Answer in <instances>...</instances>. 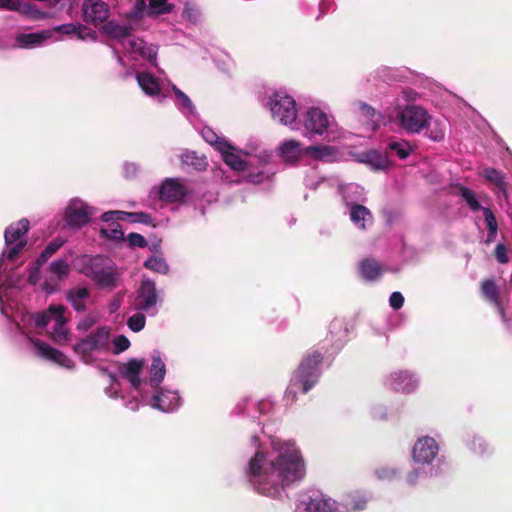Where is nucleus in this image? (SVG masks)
Here are the masks:
<instances>
[{
    "label": "nucleus",
    "instance_id": "f257e3e1",
    "mask_svg": "<svg viewBox=\"0 0 512 512\" xmlns=\"http://www.w3.org/2000/svg\"><path fill=\"white\" fill-rule=\"evenodd\" d=\"M305 476V463L295 449L280 452L268 459L263 451H257L248 462L246 477L257 493L278 499L287 487Z\"/></svg>",
    "mask_w": 512,
    "mask_h": 512
},
{
    "label": "nucleus",
    "instance_id": "f03ea898",
    "mask_svg": "<svg viewBox=\"0 0 512 512\" xmlns=\"http://www.w3.org/2000/svg\"><path fill=\"white\" fill-rule=\"evenodd\" d=\"M324 359L321 351L310 349L294 370L289 385L285 391L284 400L292 405L297 401V391L308 393L320 380V365Z\"/></svg>",
    "mask_w": 512,
    "mask_h": 512
},
{
    "label": "nucleus",
    "instance_id": "7ed1b4c3",
    "mask_svg": "<svg viewBox=\"0 0 512 512\" xmlns=\"http://www.w3.org/2000/svg\"><path fill=\"white\" fill-rule=\"evenodd\" d=\"M397 119L408 134H418L429 127L432 117L419 105H406L397 112Z\"/></svg>",
    "mask_w": 512,
    "mask_h": 512
},
{
    "label": "nucleus",
    "instance_id": "20e7f679",
    "mask_svg": "<svg viewBox=\"0 0 512 512\" xmlns=\"http://www.w3.org/2000/svg\"><path fill=\"white\" fill-rule=\"evenodd\" d=\"M270 110L274 119L284 125H291L297 119L295 100L288 95L275 93L270 99Z\"/></svg>",
    "mask_w": 512,
    "mask_h": 512
},
{
    "label": "nucleus",
    "instance_id": "39448f33",
    "mask_svg": "<svg viewBox=\"0 0 512 512\" xmlns=\"http://www.w3.org/2000/svg\"><path fill=\"white\" fill-rule=\"evenodd\" d=\"M160 301L156 283L151 279H143L135 291L133 307L136 311L150 312Z\"/></svg>",
    "mask_w": 512,
    "mask_h": 512
},
{
    "label": "nucleus",
    "instance_id": "423d86ee",
    "mask_svg": "<svg viewBox=\"0 0 512 512\" xmlns=\"http://www.w3.org/2000/svg\"><path fill=\"white\" fill-rule=\"evenodd\" d=\"M110 337V330L107 327H99L93 333L88 335L74 345V351L81 355L87 361L92 351L102 349L107 346Z\"/></svg>",
    "mask_w": 512,
    "mask_h": 512
},
{
    "label": "nucleus",
    "instance_id": "0eeeda50",
    "mask_svg": "<svg viewBox=\"0 0 512 512\" xmlns=\"http://www.w3.org/2000/svg\"><path fill=\"white\" fill-rule=\"evenodd\" d=\"M298 509L301 512H338V501L318 494L304 496Z\"/></svg>",
    "mask_w": 512,
    "mask_h": 512
},
{
    "label": "nucleus",
    "instance_id": "6e6552de",
    "mask_svg": "<svg viewBox=\"0 0 512 512\" xmlns=\"http://www.w3.org/2000/svg\"><path fill=\"white\" fill-rule=\"evenodd\" d=\"M188 194L186 186L177 178H167L159 189V199L167 203H181Z\"/></svg>",
    "mask_w": 512,
    "mask_h": 512
},
{
    "label": "nucleus",
    "instance_id": "1a4fd4ad",
    "mask_svg": "<svg viewBox=\"0 0 512 512\" xmlns=\"http://www.w3.org/2000/svg\"><path fill=\"white\" fill-rule=\"evenodd\" d=\"M82 11L84 20L94 25L103 23L109 18V7L102 0H86L83 3Z\"/></svg>",
    "mask_w": 512,
    "mask_h": 512
},
{
    "label": "nucleus",
    "instance_id": "9d476101",
    "mask_svg": "<svg viewBox=\"0 0 512 512\" xmlns=\"http://www.w3.org/2000/svg\"><path fill=\"white\" fill-rule=\"evenodd\" d=\"M438 445L434 438L424 436L419 438L413 447V459L420 463H431L438 453Z\"/></svg>",
    "mask_w": 512,
    "mask_h": 512
},
{
    "label": "nucleus",
    "instance_id": "9b49d317",
    "mask_svg": "<svg viewBox=\"0 0 512 512\" xmlns=\"http://www.w3.org/2000/svg\"><path fill=\"white\" fill-rule=\"evenodd\" d=\"M102 258L96 257L92 260L89 277L100 288H113L116 286V276L110 268L101 266Z\"/></svg>",
    "mask_w": 512,
    "mask_h": 512
},
{
    "label": "nucleus",
    "instance_id": "f8f14e48",
    "mask_svg": "<svg viewBox=\"0 0 512 512\" xmlns=\"http://www.w3.org/2000/svg\"><path fill=\"white\" fill-rule=\"evenodd\" d=\"M144 365V360L132 358L127 363H119L118 372L122 378L130 382L133 388L139 389L141 386L140 374Z\"/></svg>",
    "mask_w": 512,
    "mask_h": 512
},
{
    "label": "nucleus",
    "instance_id": "ddd939ff",
    "mask_svg": "<svg viewBox=\"0 0 512 512\" xmlns=\"http://www.w3.org/2000/svg\"><path fill=\"white\" fill-rule=\"evenodd\" d=\"M305 129L313 134L322 135L329 126V119L321 109L312 107L306 114Z\"/></svg>",
    "mask_w": 512,
    "mask_h": 512
},
{
    "label": "nucleus",
    "instance_id": "4468645a",
    "mask_svg": "<svg viewBox=\"0 0 512 512\" xmlns=\"http://www.w3.org/2000/svg\"><path fill=\"white\" fill-rule=\"evenodd\" d=\"M369 498L359 491L349 492L338 502V512L360 511L366 508Z\"/></svg>",
    "mask_w": 512,
    "mask_h": 512
},
{
    "label": "nucleus",
    "instance_id": "2eb2a0df",
    "mask_svg": "<svg viewBox=\"0 0 512 512\" xmlns=\"http://www.w3.org/2000/svg\"><path fill=\"white\" fill-rule=\"evenodd\" d=\"M65 219L71 227H82L90 221V215L83 203L72 202L66 208Z\"/></svg>",
    "mask_w": 512,
    "mask_h": 512
},
{
    "label": "nucleus",
    "instance_id": "dca6fc26",
    "mask_svg": "<svg viewBox=\"0 0 512 512\" xmlns=\"http://www.w3.org/2000/svg\"><path fill=\"white\" fill-rule=\"evenodd\" d=\"M480 175L485 180L496 186L494 192L497 196L503 195L505 198L508 197V182L506 181L505 174L501 170L493 167H486L481 171Z\"/></svg>",
    "mask_w": 512,
    "mask_h": 512
},
{
    "label": "nucleus",
    "instance_id": "f3484780",
    "mask_svg": "<svg viewBox=\"0 0 512 512\" xmlns=\"http://www.w3.org/2000/svg\"><path fill=\"white\" fill-rule=\"evenodd\" d=\"M360 276L369 282L378 280L385 272V267L374 258H364L359 263Z\"/></svg>",
    "mask_w": 512,
    "mask_h": 512
},
{
    "label": "nucleus",
    "instance_id": "a211bd4d",
    "mask_svg": "<svg viewBox=\"0 0 512 512\" xmlns=\"http://www.w3.org/2000/svg\"><path fill=\"white\" fill-rule=\"evenodd\" d=\"M480 289L483 297L493 304L498 309L501 316L504 317L505 313L501 303L500 290L495 281L493 279L483 280Z\"/></svg>",
    "mask_w": 512,
    "mask_h": 512
},
{
    "label": "nucleus",
    "instance_id": "6ab92c4d",
    "mask_svg": "<svg viewBox=\"0 0 512 512\" xmlns=\"http://www.w3.org/2000/svg\"><path fill=\"white\" fill-rule=\"evenodd\" d=\"M30 222L28 219L23 218L17 222L10 224L4 232V239L7 246L20 241L21 238L28 233Z\"/></svg>",
    "mask_w": 512,
    "mask_h": 512
},
{
    "label": "nucleus",
    "instance_id": "aec40b11",
    "mask_svg": "<svg viewBox=\"0 0 512 512\" xmlns=\"http://www.w3.org/2000/svg\"><path fill=\"white\" fill-rule=\"evenodd\" d=\"M391 386L398 392L409 393L416 387V381L407 371L395 372L391 375Z\"/></svg>",
    "mask_w": 512,
    "mask_h": 512
},
{
    "label": "nucleus",
    "instance_id": "412c9836",
    "mask_svg": "<svg viewBox=\"0 0 512 512\" xmlns=\"http://www.w3.org/2000/svg\"><path fill=\"white\" fill-rule=\"evenodd\" d=\"M138 85L149 96H157L161 91L159 80L149 72H140L136 76Z\"/></svg>",
    "mask_w": 512,
    "mask_h": 512
},
{
    "label": "nucleus",
    "instance_id": "4be33fe9",
    "mask_svg": "<svg viewBox=\"0 0 512 512\" xmlns=\"http://www.w3.org/2000/svg\"><path fill=\"white\" fill-rule=\"evenodd\" d=\"M90 297V290L86 287L74 288L67 292V300L77 312L86 310V300Z\"/></svg>",
    "mask_w": 512,
    "mask_h": 512
},
{
    "label": "nucleus",
    "instance_id": "5701e85b",
    "mask_svg": "<svg viewBox=\"0 0 512 512\" xmlns=\"http://www.w3.org/2000/svg\"><path fill=\"white\" fill-rule=\"evenodd\" d=\"M50 36V31L43 30L35 33L19 34L16 41L20 47L32 48L41 45Z\"/></svg>",
    "mask_w": 512,
    "mask_h": 512
},
{
    "label": "nucleus",
    "instance_id": "b1692460",
    "mask_svg": "<svg viewBox=\"0 0 512 512\" xmlns=\"http://www.w3.org/2000/svg\"><path fill=\"white\" fill-rule=\"evenodd\" d=\"M280 157L287 163H295L301 157L300 142L288 140L282 143L279 148Z\"/></svg>",
    "mask_w": 512,
    "mask_h": 512
},
{
    "label": "nucleus",
    "instance_id": "393cba45",
    "mask_svg": "<svg viewBox=\"0 0 512 512\" xmlns=\"http://www.w3.org/2000/svg\"><path fill=\"white\" fill-rule=\"evenodd\" d=\"M350 218L361 229L366 228V222H372L373 220L370 210L366 206L357 203L350 205Z\"/></svg>",
    "mask_w": 512,
    "mask_h": 512
},
{
    "label": "nucleus",
    "instance_id": "a878e982",
    "mask_svg": "<svg viewBox=\"0 0 512 512\" xmlns=\"http://www.w3.org/2000/svg\"><path fill=\"white\" fill-rule=\"evenodd\" d=\"M102 29L107 36L116 40H121L130 36L133 30L131 25H121L115 21L106 22Z\"/></svg>",
    "mask_w": 512,
    "mask_h": 512
},
{
    "label": "nucleus",
    "instance_id": "bb28decb",
    "mask_svg": "<svg viewBox=\"0 0 512 512\" xmlns=\"http://www.w3.org/2000/svg\"><path fill=\"white\" fill-rule=\"evenodd\" d=\"M66 308L63 305H50L49 312L53 313V319L55 321L54 334L59 338H66L67 331L64 328L66 324V318L64 317V313Z\"/></svg>",
    "mask_w": 512,
    "mask_h": 512
},
{
    "label": "nucleus",
    "instance_id": "cd10ccee",
    "mask_svg": "<svg viewBox=\"0 0 512 512\" xmlns=\"http://www.w3.org/2000/svg\"><path fill=\"white\" fill-rule=\"evenodd\" d=\"M184 165L192 167L196 171H205L208 166L207 159L204 155H200L195 151H186L181 156Z\"/></svg>",
    "mask_w": 512,
    "mask_h": 512
},
{
    "label": "nucleus",
    "instance_id": "c85d7f7f",
    "mask_svg": "<svg viewBox=\"0 0 512 512\" xmlns=\"http://www.w3.org/2000/svg\"><path fill=\"white\" fill-rule=\"evenodd\" d=\"M203 139L214 146L219 152H224L226 149H233V146L228 143L225 139L219 137L211 128L205 127L201 131Z\"/></svg>",
    "mask_w": 512,
    "mask_h": 512
},
{
    "label": "nucleus",
    "instance_id": "c756f323",
    "mask_svg": "<svg viewBox=\"0 0 512 512\" xmlns=\"http://www.w3.org/2000/svg\"><path fill=\"white\" fill-rule=\"evenodd\" d=\"M166 373L165 364L159 355H153L150 368V383L153 387H158L163 381Z\"/></svg>",
    "mask_w": 512,
    "mask_h": 512
},
{
    "label": "nucleus",
    "instance_id": "7c9ffc66",
    "mask_svg": "<svg viewBox=\"0 0 512 512\" xmlns=\"http://www.w3.org/2000/svg\"><path fill=\"white\" fill-rule=\"evenodd\" d=\"M232 150L233 149H226L224 152H220L223 156L224 162L235 171H246L248 169L246 161L233 153Z\"/></svg>",
    "mask_w": 512,
    "mask_h": 512
},
{
    "label": "nucleus",
    "instance_id": "2f4dec72",
    "mask_svg": "<svg viewBox=\"0 0 512 512\" xmlns=\"http://www.w3.org/2000/svg\"><path fill=\"white\" fill-rule=\"evenodd\" d=\"M360 162L370 165L372 168L378 170L385 166V159L376 150L363 152L359 155Z\"/></svg>",
    "mask_w": 512,
    "mask_h": 512
},
{
    "label": "nucleus",
    "instance_id": "473e14b6",
    "mask_svg": "<svg viewBox=\"0 0 512 512\" xmlns=\"http://www.w3.org/2000/svg\"><path fill=\"white\" fill-rule=\"evenodd\" d=\"M64 242L65 241L61 238L52 240L38 256L36 264H38V266L45 264L47 260L63 246Z\"/></svg>",
    "mask_w": 512,
    "mask_h": 512
},
{
    "label": "nucleus",
    "instance_id": "72a5a7b5",
    "mask_svg": "<svg viewBox=\"0 0 512 512\" xmlns=\"http://www.w3.org/2000/svg\"><path fill=\"white\" fill-rule=\"evenodd\" d=\"M458 195L467 203L472 211L481 210L483 207L477 200L476 194L465 186H458Z\"/></svg>",
    "mask_w": 512,
    "mask_h": 512
},
{
    "label": "nucleus",
    "instance_id": "f704fd0d",
    "mask_svg": "<svg viewBox=\"0 0 512 512\" xmlns=\"http://www.w3.org/2000/svg\"><path fill=\"white\" fill-rule=\"evenodd\" d=\"M305 153L313 157L314 159L322 160L335 153V149L332 146L327 145H316L309 146L306 148Z\"/></svg>",
    "mask_w": 512,
    "mask_h": 512
},
{
    "label": "nucleus",
    "instance_id": "c9c22d12",
    "mask_svg": "<svg viewBox=\"0 0 512 512\" xmlns=\"http://www.w3.org/2000/svg\"><path fill=\"white\" fill-rule=\"evenodd\" d=\"M144 267L160 274H167L169 266L163 258L151 256L144 262Z\"/></svg>",
    "mask_w": 512,
    "mask_h": 512
},
{
    "label": "nucleus",
    "instance_id": "e433bc0d",
    "mask_svg": "<svg viewBox=\"0 0 512 512\" xmlns=\"http://www.w3.org/2000/svg\"><path fill=\"white\" fill-rule=\"evenodd\" d=\"M49 270L52 274L56 275L59 280H62L69 275L70 266L66 260L58 259L50 264Z\"/></svg>",
    "mask_w": 512,
    "mask_h": 512
},
{
    "label": "nucleus",
    "instance_id": "4c0bfd02",
    "mask_svg": "<svg viewBox=\"0 0 512 512\" xmlns=\"http://www.w3.org/2000/svg\"><path fill=\"white\" fill-rule=\"evenodd\" d=\"M101 234L109 240L124 241L125 236L119 223L113 222L109 228H102Z\"/></svg>",
    "mask_w": 512,
    "mask_h": 512
},
{
    "label": "nucleus",
    "instance_id": "58836bf2",
    "mask_svg": "<svg viewBox=\"0 0 512 512\" xmlns=\"http://www.w3.org/2000/svg\"><path fill=\"white\" fill-rule=\"evenodd\" d=\"M388 148L390 151L395 152L400 159H406L411 153V148L406 141H392L388 144Z\"/></svg>",
    "mask_w": 512,
    "mask_h": 512
},
{
    "label": "nucleus",
    "instance_id": "ea45409f",
    "mask_svg": "<svg viewBox=\"0 0 512 512\" xmlns=\"http://www.w3.org/2000/svg\"><path fill=\"white\" fill-rule=\"evenodd\" d=\"M28 8L29 4L22 3L20 0H0V9L27 13Z\"/></svg>",
    "mask_w": 512,
    "mask_h": 512
},
{
    "label": "nucleus",
    "instance_id": "a19ab883",
    "mask_svg": "<svg viewBox=\"0 0 512 512\" xmlns=\"http://www.w3.org/2000/svg\"><path fill=\"white\" fill-rule=\"evenodd\" d=\"M481 210L483 212L490 236H496L498 224L492 210L487 207H483Z\"/></svg>",
    "mask_w": 512,
    "mask_h": 512
},
{
    "label": "nucleus",
    "instance_id": "79ce46f5",
    "mask_svg": "<svg viewBox=\"0 0 512 512\" xmlns=\"http://www.w3.org/2000/svg\"><path fill=\"white\" fill-rule=\"evenodd\" d=\"M146 318L142 313L133 314L127 321V326L133 332H139L145 327Z\"/></svg>",
    "mask_w": 512,
    "mask_h": 512
},
{
    "label": "nucleus",
    "instance_id": "37998d69",
    "mask_svg": "<svg viewBox=\"0 0 512 512\" xmlns=\"http://www.w3.org/2000/svg\"><path fill=\"white\" fill-rule=\"evenodd\" d=\"M33 343L39 356L49 360H51V358L55 356L56 349L49 346L45 342L41 340H35L33 341Z\"/></svg>",
    "mask_w": 512,
    "mask_h": 512
},
{
    "label": "nucleus",
    "instance_id": "c03bdc74",
    "mask_svg": "<svg viewBox=\"0 0 512 512\" xmlns=\"http://www.w3.org/2000/svg\"><path fill=\"white\" fill-rule=\"evenodd\" d=\"M53 318V313L49 312V308L45 312H39L32 315L33 322L36 327L44 328Z\"/></svg>",
    "mask_w": 512,
    "mask_h": 512
},
{
    "label": "nucleus",
    "instance_id": "a18cd8bd",
    "mask_svg": "<svg viewBox=\"0 0 512 512\" xmlns=\"http://www.w3.org/2000/svg\"><path fill=\"white\" fill-rule=\"evenodd\" d=\"M26 240H20L16 245L11 247L7 252L3 253V258H6L10 261H14L18 258L19 254L22 252L24 247L26 246Z\"/></svg>",
    "mask_w": 512,
    "mask_h": 512
},
{
    "label": "nucleus",
    "instance_id": "49530a36",
    "mask_svg": "<svg viewBox=\"0 0 512 512\" xmlns=\"http://www.w3.org/2000/svg\"><path fill=\"white\" fill-rule=\"evenodd\" d=\"M113 344H114L113 353L120 354L129 348L130 341L126 336L119 335L114 338Z\"/></svg>",
    "mask_w": 512,
    "mask_h": 512
},
{
    "label": "nucleus",
    "instance_id": "de8ad7c7",
    "mask_svg": "<svg viewBox=\"0 0 512 512\" xmlns=\"http://www.w3.org/2000/svg\"><path fill=\"white\" fill-rule=\"evenodd\" d=\"M152 220V216L146 212H131L129 214V221L131 223L150 225L152 224Z\"/></svg>",
    "mask_w": 512,
    "mask_h": 512
},
{
    "label": "nucleus",
    "instance_id": "09e8293b",
    "mask_svg": "<svg viewBox=\"0 0 512 512\" xmlns=\"http://www.w3.org/2000/svg\"><path fill=\"white\" fill-rule=\"evenodd\" d=\"M127 241L129 243V246L132 248H134V247L145 248L148 245V242L145 239V237L142 236L141 234H138L135 232L128 234Z\"/></svg>",
    "mask_w": 512,
    "mask_h": 512
},
{
    "label": "nucleus",
    "instance_id": "8fccbe9b",
    "mask_svg": "<svg viewBox=\"0 0 512 512\" xmlns=\"http://www.w3.org/2000/svg\"><path fill=\"white\" fill-rule=\"evenodd\" d=\"M74 35H76L77 38L81 40H86L88 38L93 40L96 39V32L81 24L76 25V31L74 32Z\"/></svg>",
    "mask_w": 512,
    "mask_h": 512
},
{
    "label": "nucleus",
    "instance_id": "3c124183",
    "mask_svg": "<svg viewBox=\"0 0 512 512\" xmlns=\"http://www.w3.org/2000/svg\"><path fill=\"white\" fill-rule=\"evenodd\" d=\"M427 137L436 142H440L444 139V131L438 121L428 130Z\"/></svg>",
    "mask_w": 512,
    "mask_h": 512
},
{
    "label": "nucleus",
    "instance_id": "603ef678",
    "mask_svg": "<svg viewBox=\"0 0 512 512\" xmlns=\"http://www.w3.org/2000/svg\"><path fill=\"white\" fill-rule=\"evenodd\" d=\"M495 257L497 261L501 264H506L509 262V257L507 255V248L504 244H497L494 251Z\"/></svg>",
    "mask_w": 512,
    "mask_h": 512
},
{
    "label": "nucleus",
    "instance_id": "864d4df0",
    "mask_svg": "<svg viewBox=\"0 0 512 512\" xmlns=\"http://www.w3.org/2000/svg\"><path fill=\"white\" fill-rule=\"evenodd\" d=\"M51 360L64 367L70 368L72 366V360L57 349L55 356H53Z\"/></svg>",
    "mask_w": 512,
    "mask_h": 512
},
{
    "label": "nucleus",
    "instance_id": "5fc2aeb1",
    "mask_svg": "<svg viewBox=\"0 0 512 512\" xmlns=\"http://www.w3.org/2000/svg\"><path fill=\"white\" fill-rule=\"evenodd\" d=\"M389 303L393 309L398 310L402 308L404 304V297L400 292H393L390 295Z\"/></svg>",
    "mask_w": 512,
    "mask_h": 512
},
{
    "label": "nucleus",
    "instance_id": "6e6d98bb",
    "mask_svg": "<svg viewBox=\"0 0 512 512\" xmlns=\"http://www.w3.org/2000/svg\"><path fill=\"white\" fill-rule=\"evenodd\" d=\"M172 90L175 96L181 101L182 106L186 108L192 107V102L190 98L184 92H182L177 86L174 85L172 87Z\"/></svg>",
    "mask_w": 512,
    "mask_h": 512
},
{
    "label": "nucleus",
    "instance_id": "4d7b16f0",
    "mask_svg": "<svg viewBox=\"0 0 512 512\" xmlns=\"http://www.w3.org/2000/svg\"><path fill=\"white\" fill-rule=\"evenodd\" d=\"M150 6L158 9L159 13H168L171 11V7L167 5V0H150Z\"/></svg>",
    "mask_w": 512,
    "mask_h": 512
},
{
    "label": "nucleus",
    "instance_id": "13d9d810",
    "mask_svg": "<svg viewBox=\"0 0 512 512\" xmlns=\"http://www.w3.org/2000/svg\"><path fill=\"white\" fill-rule=\"evenodd\" d=\"M57 32L66 34V35H74V32L76 31V24L68 23V24H62L55 28Z\"/></svg>",
    "mask_w": 512,
    "mask_h": 512
},
{
    "label": "nucleus",
    "instance_id": "bf43d9fd",
    "mask_svg": "<svg viewBox=\"0 0 512 512\" xmlns=\"http://www.w3.org/2000/svg\"><path fill=\"white\" fill-rule=\"evenodd\" d=\"M153 405H154V407H156L162 411L168 410L164 403V394L163 393L156 394L153 396Z\"/></svg>",
    "mask_w": 512,
    "mask_h": 512
},
{
    "label": "nucleus",
    "instance_id": "052dcab7",
    "mask_svg": "<svg viewBox=\"0 0 512 512\" xmlns=\"http://www.w3.org/2000/svg\"><path fill=\"white\" fill-rule=\"evenodd\" d=\"M39 268H40V266H38V264H36V266L30 270L29 277H28L29 283L36 284L39 281V279H40V269Z\"/></svg>",
    "mask_w": 512,
    "mask_h": 512
},
{
    "label": "nucleus",
    "instance_id": "680f3d73",
    "mask_svg": "<svg viewBox=\"0 0 512 512\" xmlns=\"http://www.w3.org/2000/svg\"><path fill=\"white\" fill-rule=\"evenodd\" d=\"M122 300H123V294L122 293H119L113 300L112 302L110 303V306H109V309H110V312L111 313H114L116 312L121 304H122Z\"/></svg>",
    "mask_w": 512,
    "mask_h": 512
},
{
    "label": "nucleus",
    "instance_id": "e2e57ef3",
    "mask_svg": "<svg viewBox=\"0 0 512 512\" xmlns=\"http://www.w3.org/2000/svg\"><path fill=\"white\" fill-rule=\"evenodd\" d=\"M360 110L367 117H373L376 114L375 109L366 103L360 104Z\"/></svg>",
    "mask_w": 512,
    "mask_h": 512
},
{
    "label": "nucleus",
    "instance_id": "0e129e2a",
    "mask_svg": "<svg viewBox=\"0 0 512 512\" xmlns=\"http://www.w3.org/2000/svg\"><path fill=\"white\" fill-rule=\"evenodd\" d=\"M101 219L104 222H109V221H112V223L115 222V210L107 211V212L103 213L101 216Z\"/></svg>",
    "mask_w": 512,
    "mask_h": 512
},
{
    "label": "nucleus",
    "instance_id": "69168bd1",
    "mask_svg": "<svg viewBox=\"0 0 512 512\" xmlns=\"http://www.w3.org/2000/svg\"><path fill=\"white\" fill-rule=\"evenodd\" d=\"M131 212H125V211H120V210H115V221H118V220H126L128 219L129 220V214Z\"/></svg>",
    "mask_w": 512,
    "mask_h": 512
},
{
    "label": "nucleus",
    "instance_id": "338daca9",
    "mask_svg": "<svg viewBox=\"0 0 512 512\" xmlns=\"http://www.w3.org/2000/svg\"><path fill=\"white\" fill-rule=\"evenodd\" d=\"M418 471L417 470H413L412 472H410L407 476V481L410 483V484H415L416 481H417V478H418Z\"/></svg>",
    "mask_w": 512,
    "mask_h": 512
},
{
    "label": "nucleus",
    "instance_id": "774afa93",
    "mask_svg": "<svg viewBox=\"0 0 512 512\" xmlns=\"http://www.w3.org/2000/svg\"><path fill=\"white\" fill-rule=\"evenodd\" d=\"M494 237L495 236H490V234H488L487 243H490L493 240Z\"/></svg>",
    "mask_w": 512,
    "mask_h": 512
}]
</instances>
